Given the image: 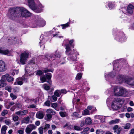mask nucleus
<instances>
[{
	"instance_id": "36",
	"label": "nucleus",
	"mask_w": 134,
	"mask_h": 134,
	"mask_svg": "<svg viewBox=\"0 0 134 134\" xmlns=\"http://www.w3.org/2000/svg\"><path fill=\"white\" fill-rule=\"evenodd\" d=\"M80 112V111L77 112H75L73 113L72 116L75 117L81 118V116H79V115Z\"/></svg>"
},
{
	"instance_id": "32",
	"label": "nucleus",
	"mask_w": 134,
	"mask_h": 134,
	"mask_svg": "<svg viewBox=\"0 0 134 134\" xmlns=\"http://www.w3.org/2000/svg\"><path fill=\"white\" fill-rule=\"evenodd\" d=\"M54 94L57 97H60L61 94L60 90H56L54 92Z\"/></svg>"
},
{
	"instance_id": "20",
	"label": "nucleus",
	"mask_w": 134,
	"mask_h": 134,
	"mask_svg": "<svg viewBox=\"0 0 134 134\" xmlns=\"http://www.w3.org/2000/svg\"><path fill=\"white\" fill-rule=\"evenodd\" d=\"M134 6L131 4L129 5L127 8V12L130 14H131L133 12Z\"/></svg>"
},
{
	"instance_id": "9",
	"label": "nucleus",
	"mask_w": 134,
	"mask_h": 134,
	"mask_svg": "<svg viewBox=\"0 0 134 134\" xmlns=\"http://www.w3.org/2000/svg\"><path fill=\"white\" fill-rule=\"evenodd\" d=\"M121 87L119 86H115L114 87V94L116 96H120V92Z\"/></svg>"
},
{
	"instance_id": "42",
	"label": "nucleus",
	"mask_w": 134,
	"mask_h": 134,
	"mask_svg": "<svg viewBox=\"0 0 134 134\" xmlns=\"http://www.w3.org/2000/svg\"><path fill=\"white\" fill-rule=\"evenodd\" d=\"M69 22H68L67 23L64 24H62L61 25L62 26V29H65L66 28L69 27Z\"/></svg>"
},
{
	"instance_id": "25",
	"label": "nucleus",
	"mask_w": 134,
	"mask_h": 134,
	"mask_svg": "<svg viewBox=\"0 0 134 134\" xmlns=\"http://www.w3.org/2000/svg\"><path fill=\"white\" fill-rule=\"evenodd\" d=\"M5 81L2 79V77L1 79L0 80V88L6 86V83L5 82Z\"/></svg>"
},
{
	"instance_id": "50",
	"label": "nucleus",
	"mask_w": 134,
	"mask_h": 134,
	"mask_svg": "<svg viewBox=\"0 0 134 134\" xmlns=\"http://www.w3.org/2000/svg\"><path fill=\"white\" fill-rule=\"evenodd\" d=\"M10 96L12 98V100H14L17 98V96L13 94L12 93L10 94Z\"/></svg>"
},
{
	"instance_id": "26",
	"label": "nucleus",
	"mask_w": 134,
	"mask_h": 134,
	"mask_svg": "<svg viewBox=\"0 0 134 134\" xmlns=\"http://www.w3.org/2000/svg\"><path fill=\"white\" fill-rule=\"evenodd\" d=\"M30 118L29 116H27L21 122L23 123H25L26 124L29 123Z\"/></svg>"
},
{
	"instance_id": "47",
	"label": "nucleus",
	"mask_w": 134,
	"mask_h": 134,
	"mask_svg": "<svg viewBox=\"0 0 134 134\" xmlns=\"http://www.w3.org/2000/svg\"><path fill=\"white\" fill-rule=\"evenodd\" d=\"M32 130L27 126L25 129V132L28 134H30Z\"/></svg>"
},
{
	"instance_id": "17",
	"label": "nucleus",
	"mask_w": 134,
	"mask_h": 134,
	"mask_svg": "<svg viewBox=\"0 0 134 134\" xmlns=\"http://www.w3.org/2000/svg\"><path fill=\"white\" fill-rule=\"evenodd\" d=\"M28 110H26L21 111L19 110L16 112L15 114L18 115H24L28 114Z\"/></svg>"
},
{
	"instance_id": "61",
	"label": "nucleus",
	"mask_w": 134,
	"mask_h": 134,
	"mask_svg": "<svg viewBox=\"0 0 134 134\" xmlns=\"http://www.w3.org/2000/svg\"><path fill=\"white\" fill-rule=\"evenodd\" d=\"M5 89L9 92H10L12 90V88L10 86H7L5 88Z\"/></svg>"
},
{
	"instance_id": "8",
	"label": "nucleus",
	"mask_w": 134,
	"mask_h": 134,
	"mask_svg": "<svg viewBox=\"0 0 134 134\" xmlns=\"http://www.w3.org/2000/svg\"><path fill=\"white\" fill-rule=\"evenodd\" d=\"M2 79L5 80V79L9 82L13 83L14 80V78L10 76L8 74H7L2 76Z\"/></svg>"
},
{
	"instance_id": "22",
	"label": "nucleus",
	"mask_w": 134,
	"mask_h": 134,
	"mask_svg": "<svg viewBox=\"0 0 134 134\" xmlns=\"http://www.w3.org/2000/svg\"><path fill=\"white\" fill-rule=\"evenodd\" d=\"M17 40V38L16 37H12L8 39V42H10V43L11 44L12 43H15L16 42L15 41H16Z\"/></svg>"
},
{
	"instance_id": "35",
	"label": "nucleus",
	"mask_w": 134,
	"mask_h": 134,
	"mask_svg": "<svg viewBox=\"0 0 134 134\" xmlns=\"http://www.w3.org/2000/svg\"><path fill=\"white\" fill-rule=\"evenodd\" d=\"M119 121L120 119H116L115 120H113L109 122V124H111L118 123L119 122Z\"/></svg>"
},
{
	"instance_id": "40",
	"label": "nucleus",
	"mask_w": 134,
	"mask_h": 134,
	"mask_svg": "<svg viewBox=\"0 0 134 134\" xmlns=\"http://www.w3.org/2000/svg\"><path fill=\"white\" fill-rule=\"evenodd\" d=\"M40 80L42 82H44L46 81V79L45 76L43 75L40 77Z\"/></svg>"
},
{
	"instance_id": "33",
	"label": "nucleus",
	"mask_w": 134,
	"mask_h": 134,
	"mask_svg": "<svg viewBox=\"0 0 134 134\" xmlns=\"http://www.w3.org/2000/svg\"><path fill=\"white\" fill-rule=\"evenodd\" d=\"M128 82L129 84L131 85H134V79L132 78H129Z\"/></svg>"
},
{
	"instance_id": "60",
	"label": "nucleus",
	"mask_w": 134,
	"mask_h": 134,
	"mask_svg": "<svg viewBox=\"0 0 134 134\" xmlns=\"http://www.w3.org/2000/svg\"><path fill=\"white\" fill-rule=\"evenodd\" d=\"M108 6L110 9H111L113 7H114V5L112 2H109L108 3Z\"/></svg>"
},
{
	"instance_id": "16",
	"label": "nucleus",
	"mask_w": 134,
	"mask_h": 134,
	"mask_svg": "<svg viewBox=\"0 0 134 134\" xmlns=\"http://www.w3.org/2000/svg\"><path fill=\"white\" fill-rule=\"evenodd\" d=\"M23 78L19 77L16 79L15 82L14 83V85H21L23 84V82L22 80Z\"/></svg>"
},
{
	"instance_id": "62",
	"label": "nucleus",
	"mask_w": 134,
	"mask_h": 134,
	"mask_svg": "<svg viewBox=\"0 0 134 134\" xmlns=\"http://www.w3.org/2000/svg\"><path fill=\"white\" fill-rule=\"evenodd\" d=\"M44 104L46 106H49L51 104V102L49 101H47L44 103Z\"/></svg>"
},
{
	"instance_id": "6",
	"label": "nucleus",
	"mask_w": 134,
	"mask_h": 134,
	"mask_svg": "<svg viewBox=\"0 0 134 134\" xmlns=\"http://www.w3.org/2000/svg\"><path fill=\"white\" fill-rule=\"evenodd\" d=\"M115 39L118 41L122 42L126 41V38L123 33L121 32L117 34Z\"/></svg>"
},
{
	"instance_id": "55",
	"label": "nucleus",
	"mask_w": 134,
	"mask_h": 134,
	"mask_svg": "<svg viewBox=\"0 0 134 134\" xmlns=\"http://www.w3.org/2000/svg\"><path fill=\"white\" fill-rule=\"evenodd\" d=\"M8 113V111L7 110H3L1 113V115L2 116H4L5 115L7 114Z\"/></svg>"
},
{
	"instance_id": "3",
	"label": "nucleus",
	"mask_w": 134,
	"mask_h": 134,
	"mask_svg": "<svg viewBox=\"0 0 134 134\" xmlns=\"http://www.w3.org/2000/svg\"><path fill=\"white\" fill-rule=\"evenodd\" d=\"M28 2L30 8L34 12L40 13L42 11V9L43 7L41 4L40 3L38 5L36 6L34 0H28Z\"/></svg>"
},
{
	"instance_id": "34",
	"label": "nucleus",
	"mask_w": 134,
	"mask_h": 134,
	"mask_svg": "<svg viewBox=\"0 0 134 134\" xmlns=\"http://www.w3.org/2000/svg\"><path fill=\"white\" fill-rule=\"evenodd\" d=\"M82 115H85L90 114V111L87 109H85L82 111Z\"/></svg>"
},
{
	"instance_id": "64",
	"label": "nucleus",
	"mask_w": 134,
	"mask_h": 134,
	"mask_svg": "<svg viewBox=\"0 0 134 134\" xmlns=\"http://www.w3.org/2000/svg\"><path fill=\"white\" fill-rule=\"evenodd\" d=\"M96 134H102L103 132L100 130H97L96 132Z\"/></svg>"
},
{
	"instance_id": "63",
	"label": "nucleus",
	"mask_w": 134,
	"mask_h": 134,
	"mask_svg": "<svg viewBox=\"0 0 134 134\" xmlns=\"http://www.w3.org/2000/svg\"><path fill=\"white\" fill-rule=\"evenodd\" d=\"M61 94L63 93L65 94L67 93L66 90L65 89H62L60 90Z\"/></svg>"
},
{
	"instance_id": "2",
	"label": "nucleus",
	"mask_w": 134,
	"mask_h": 134,
	"mask_svg": "<svg viewBox=\"0 0 134 134\" xmlns=\"http://www.w3.org/2000/svg\"><path fill=\"white\" fill-rule=\"evenodd\" d=\"M69 41L68 39L64 40L63 44H65L66 46L65 49L66 50L65 51L66 54L68 57V59L69 60H72L73 61H76L77 58V55L79 54L76 51V50L73 49H71V48H73L74 45L72 43L74 42L73 40H71L69 41V44H65V43L68 42Z\"/></svg>"
},
{
	"instance_id": "14",
	"label": "nucleus",
	"mask_w": 134,
	"mask_h": 134,
	"mask_svg": "<svg viewBox=\"0 0 134 134\" xmlns=\"http://www.w3.org/2000/svg\"><path fill=\"white\" fill-rule=\"evenodd\" d=\"M27 67H26L25 68V74L24 75V76H23L21 77V78H23L22 80H23V81H24L26 82H27L28 81V78L27 77H28L29 76H30V74H28V71H27Z\"/></svg>"
},
{
	"instance_id": "18",
	"label": "nucleus",
	"mask_w": 134,
	"mask_h": 134,
	"mask_svg": "<svg viewBox=\"0 0 134 134\" xmlns=\"http://www.w3.org/2000/svg\"><path fill=\"white\" fill-rule=\"evenodd\" d=\"M124 78L123 76L121 75H119L116 80V83L117 84H121L123 81Z\"/></svg>"
},
{
	"instance_id": "43",
	"label": "nucleus",
	"mask_w": 134,
	"mask_h": 134,
	"mask_svg": "<svg viewBox=\"0 0 134 134\" xmlns=\"http://www.w3.org/2000/svg\"><path fill=\"white\" fill-rule=\"evenodd\" d=\"M74 128L75 130L77 131H81L82 129V128L76 125H75L74 127Z\"/></svg>"
},
{
	"instance_id": "29",
	"label": "nucleus",
	"mask_w": 134,
	"mask_h": 134,
	"mask_svg": "<svg viewBox=\"0 0 134 134\" xmlns=\"http://www.w3.org/2000/svg\"><path fill=\"white\" fill-rule=\"evenodd\" d=\"M52 117V115L51 114L47 113L45 117V119L47 121H50Z\"/></svg>"
},
{
	"instance_id": "56",
	"label": "nucleus",
	"mask_w": 134,
	"mask_h": 134,
	"mask_svg": "<svg viewBox=\"0 0 134 134\" xmlns=\"http://www.w3.org/2000/svg\"><path fill=\"white\" fill-rule=\"evenodd\" d=\"M4 122L5 124L7 125H9L11 123V121L9 120H5Z\"/></svg>"
},
{
	"instance_id": "15",
	"label": "nucleus",
	"mask_w": 134,
	"mask_h": 134,
	"mask_svg": "<svg viewBox=\"0 0 134 134\" xmlns=\"http://www.w3.org/2000/svg\"><path fill=\"white\" fill-rule=\"evenodd\" d=\"M22 107V105L20 103H18L14 105L10 109V110L12 111H14L15 109L16 108H18V109H20Z\"/></svg>"
},
{
	"instance_id": "1",
	"label": "nucleus",
	"mask_w": 134,
	"mask_h": 134,
	"mask_svg": "<svg viewBox=\"0 0 134 134\" xmlns=\"http://www.w3.org/2000/svg\"><path fill=\"white\" fill-rule=\"evenodd\" d=\"M9 17L11 19L15 18L23 17H28L31 16V13L23 7H16L10 8Z\"/></svg>"
},
{
	"instance_id": "58",
	"label": "nucleus",
	"mask_w": 134,
	"mask_h": 134,
	"mask_svg": "<svg viewBox=\"0 0 134 134\" xmlns=\"http://www.w3.org/2000/svg\"><path fill=\"white\" fill-rule=\"evenodd\" d=\"M50 125L48 124H46L45 125L44 127L43 128L44 130H47L50 127Z\"/></svg>"
},
{
	"instance_id": "28",
	"label": "nucleus",
	"mask_w": 134,
	"mask_h": 134,
	"mask_svg": "<svg viewBox=\"0 0 134 134\" xmlns=\"http://www.w3.org/2000/svg\"><path fill=\"white\" fill-rule=\"evenodd\" d=\"M8 127L6 125L3 126L1 129V132L3 134H5L6 131L7 130Z\"/></svg>"
},
{
	"instance_id": "45",
	"label": "nucleus",
	"mask_w": 134,
	"mask_h": 134,
	"mask_svg": "<svg viewBox=\"0 0 134 134\" xmlns=\"http://www.w3.org/2000/svg\"><path fill=\"white\" fill-rule=\"evenodd\" d=\"M27 126L31 130L35 129L36 128L35 126L33 124L29 125Z\"/></svg>"
},
{
	"instance_id": "44",
	"label": "nucleus",
	"mask_w": 134,
	"mask_h": 134,
	"mask_svg": "<svg viewBox=\"0 0 134 134\" xmlns=\"http://www.w3.org/2000/svg\"><path fill=\"white\" fill-rule=\"evenodd\" d=\"M59 32H56L55 34L53 35V37L55 36L57 37H59V38H63V36H59Z\"/></svg>"
},
{
	"instance_id": "49",
	"label": "nucleus",
	"mask_w": 134,
	"mask_h": 134,
	"mask_svg": "<svg viewBox=\"0 0 134 134\" xmlns=\"http://www.w3.org/2000/svg\"><path fill=\"white\" fill-rule=\"evenodd\" d=\"M46 78L48 80L51 79V74L50 73H48L46 74Z\"/></svg>"
},
{
	"instance_id": "24",
	"label": "nucleus",
	"mask_w": 134,
	"mask_h": 134,
	"mask_svg": "<svg viewBox=\"0 0 134 134\" xmlns=\"http://www.w3.org/2000/svg\"><path fill=\"white\" fill-rule=\"evenodd\" d=\"M38 23H39L38 25H36L34 27H37L38 26L42 27L44 26L46 24V22L44 20H43L41 21H40L38 22Z\"/></svg>"
},
{
	"instance_id": "38",
	"label": "nucleus",
	"mask_w": 134,
	"mask_h": 134,
	"mask_svg": "<svg viewBox=\"0 0 134 134\" xmlns=\"http://www.w3.org/2000/svg\"><path fill=\"white\" fill-rule=\"evenodd\" d=\"M85 122L86 123L88 124H90L92 122L91 119L90 117L87 118L85 120Z\"/></svg>"
},
{
	"instance_id": "19",
	"label": "nucleus",
	"mask_w": 134,
	"mask_h": 134,
	"mask_svg": "<svg viewBox=\"0 0 134 134\" xmlns=\"http://www.w3.org/2000/svg\"><path fill=\"white\" fill-rule=\"evenodd\" d=\"M44 116V112L42 111H38L36 114V117L40 119H42L43 118Z\"/></svg>"
},
{
	"instance_id": "59",
	"label": "nucleus",
	"mask_w": 134,
	"mask_h": 134,
	"mask_svg": "<svg viewBox=\"0 0 134 134\" xmlns=\"http://www.w3.org/2000/svg\"><path fill=\"white\" fill-rule=\"evenodd\" d=\"M24 129L19 130H18L17 132L19 134H24Z\"/></svg>"
},
{
	"instance_id": "23",
	"label": "nucleus",
	"mask_w": 134,
	"mask_h": 134,
	"mask_svg": "<svg viewBox=\"0 0 134 134\" xmlns=\"http://www.w3.org/2000/svg\"><path fill=\"white\" fill-rule=\"evenodd\" d=\"M115 76L113 72H110L109 73H108V74L106 75H105V76L106 78V80H107V79L110 78H113Z\"/></svg>"
},
{
	"instance_id": "31",
	"label": "nucleus",
	"mask_w": 134,
	"mask_h": 134,
	"mask_svg": "<svg viewBox=\"0 0 134 134\" xmlns=\"http://www.w3.org/2000/svg\"><path fill=\"white\" fill-rule=\"evenodd\" d=\"M80 100L79 99H76L75 98H74L72 100V103L74 104H78L80 103Z\"/></svg>"
},
{
	"instance_id": "5",
	"label": "nucleus",
	"mask_w": 134,
	"mask_h": 134,
	"mask_svg": "<svg viewBox=\"0 0 134 134\" xmlns=\"http://www.w3.org/2000/svg\"><path fill=\"white\" fill-rule=\"evenodd\" d=\"M121 100L120 99L118 98H115L114 99L111 105L112 108L114 110H116L120 108L119 103Z\"/></svg>"
},
{
	"instance_id": "7",
	"label": "nucleus",
	"mask_w": 134,
	"mask_h": 134,
	"mask_svg": "<svg viewBox=\"0 0 134 134\" xmlns=\"http://www.w3.org/2000/svg\"><path fill=\"white\" fill-rule=\"evenodd\" d=\"M61 56L60 53L59 52L57 51L55 52L54 54H51L49 57V59L50 61H53L54 60L57 59L58 58H59Z\"/></svg>"
},
{
	"instance_id": "4",
	"label": "nucleus",
	"mask_w": 134,
	"mask_h": 134,
	"mask_svg": "<svg viewBox=\"0 0 134 134\" xmlns=\"http://www.w3.org/2000/svg\"><path fill=\"white\" fill-rule=\"evenodd\" d=\"M30 53L28 51H25L24 52L22 53L20 56V62L23 65L25 64V62L29 58Z\"/></svg>"
},
{
	"instance_id": "57",
	"label": "nucleus",
	"mask_w": 134,
	"mask_h": 134,
	"mask_svg": "<svg viewBox=\"0 0 134 134\" xmlns=\"http://www.w3.org/2000/svg\"><path fill=\"white\" fill-rule=\"evenodd\" d=\"M57 103H53L52 105V107L54 108L55 110L58 111V110L57 108Z\"/></svg>"
},
{
	"instance_id": "48",
	"label": "nucleus",
	"mask_w": 134,
	"mask_h": 134,
	"mask_svg": "<svg viewBox=\"0 0 134 134\" xmlns=\"http://www.w3.org/2000/svg\"><path fill=\"white\" fill-rule=\"evenodd\" d=\"M76 107L78 109L80 110H82L84 108L82 106V105L80 104V103L79 104H77V105H76Z\"/></svg>"
},
{
	"instance_id": "52",
	"label": "nucleus",
	"mask_w": 134,
	"mask_h": 134,
	"mask_svg": "<svg viewBox=\"0 0 134 134\" xmlns=\"http://www.w3.org/2000/svg\"><path fill=\"white\" fill-rule=\"evenodd\" d=\"M44 128L43 127H41L38 129L39 133L40 134H43Z\"/></svg>"
},
{
	"instance_id": "53",
	"label": "nucleus",
	"mask_w": 134,
	"mask_h": 134,
	"mask_svg": "<svg viewBox=\"0 0 134 134\" xmlns=\"http://www.w3.org/2000/svg\"><path fill=\"white\" fill-rule=\"evenodd\" d=\"M43 87L47 91L49 90L50 88L49 86L47 85L46 84H45L43 85Z\"/></svg>"
},
{
	"instance_id": "13",
	"label": "nucleus",
	"mask_w": 134,
	"mask_h": 134,
	"mask_svg": "<svg viewBox=\"0 0 134 134\" xmlns=\"http://www.w3.org/2000/svg\"><path fill=\"white\" fill-rule=\"evenodd\" d=\"M121 90L120 92V96H126L128 95V92L126 90L125 88L121 87Z\"/></svg>"
},
{
	"instance_id": "12",
	"label": "nucleus",
	"mask_w": 134,
	"mask_h": 134,
	"mask_svg": "<svg viewBox=\"0 0 134 134\" xmlns=\"http://www.w3.org/2000/svg\"><path fill=\"white\" fill-rule=\"evenodd\" d=\"M119 61V60H117L114 61L113 62V70L116 71H119L120 70L118 66Z\"/></svg>"
},
{
	"instance_id": "46",
	"label": "nucleus",
	"mask_w": 134,
	"mask_h": 134,
	"mask_svg": "<svg viewBox=\"0 0 134 134\" xmlns=\"http://www.w3.org/2000/svg\"><path fill=\"white\" fill-rule=\"evenodd\" d=\"M36 74V75L41 76H42L43 74V72L41 70H40L37 71Z\"/></svg>"
},
{
	"instance_id": "54",
	"label": "nucleus",
	"mask_w": 134,
	"mask_h": 134,
	"mask_svg": "<svg viewBox=\"0 0 134 134\" xmlns=\"http://www.w3.org/2000/svg\"><path fill=\"white\" fill-rule=\"evenodd\" d=\"M19 118L18 116H13V120L14 121H17L18 119Z\"/></svg>"
},
{
	"instance_id": "10",
	"label": "nucleus",
	"mask_w": 134,
	"mask_h": 134,
	"mask_svg": "<svg viewBox=\"0 0 134 134\" xmlns=\"http://www.w3.org/2000/svg\"><path fill=\"white\" fill-rule=\"evenodd\" d=\"M7 69V67L5 62L0 60V72H4Z\"/></svg>"
},
{
	"instance_id": "27",
	"label": "nucleus",
	"mask_w": 134,
	"mask_h": 134,
	"mask_svg": "<svg viewBox=\"0 0 134 134\" xmlns=\"http://www.w3.org/2000/svg\"><path fill=\"white\" fill-rule=\"evenodd\" d=\"M46 112L48 114H51L52 115H54L56 114V112L53 110L51 109H49L46 110Z\"/></svg>"
},
{
	"instance_id": "37",
	"label": "nucleus",
	"mask_w": 134,
	"mask_h": 134,
	"mask_svg": "<svg viewBox=\"0 0 134 134\" xmlns=\"http://www.w3.org/2000/svg\"><path fill=\"white\" fill-rule=\"evenodd\" d=\"M131 126V125L129 123H126L123 127L125 129H129Z\"/></svg>"
},
{
	"instance_id": "39",
	"label": "nucleus",
	"mask_w": 134,
	"mask_h": 134,
	"mask_svg": "<svg viewBox=\"0 0 134 134\" xmlns=\"http://www.w3.org/2000/svg\"><path fill=\"white\" fill-rule=\"evenodd\" d=\"M59 113L60 116L62 118L65 117L67 115V114L66 112L60 111Z\"/></svg>"
},
{
	"instance_id": "51",
	"label": "nucleus",
	"mask_w": 134,
	"mask_h": 134,
	"mask_svg": "<svg viewBox=\"0 0 134 134\" xmlns=\"http://www.w3.org/2000/svg\"><path fill=\"white\" fill-rule=\"evenodd\" d=\"M82 76V74H81L79 73L77 74L76 79V80H80Z\"/></svg>"
},
{
	"instance_id": "21",
	"label": "nucleus",
	"mask_w": 134,
	"mask_h": 134,
	"mask_svg": "<svg viewBox=\"0 0 134 134\" xmlns=\"http://www.w3.org/2000/svg\"><path fill=\"white\" fill-rule=\"evenodd\" d=\"M0 53L7 55H10V54L8 50H3L1 48H0Z\"/></svg>"
},
{
	"instance_id": "30",
	"label": "nucleus",
	"mask_w": 134,
	"mask_h": 134,
	"mask_svg": "<svg viewBox=\"0 0 134 134\" xmlns=\"http://www.w3.org/2000/svg\"><path fill=\"white\" fill-rule=\"evenodd\" d=\"M44 35H41L40 37V42H39V44L40 45V47H41L42 46H41V43H43L44 42V40L43 38Z\"/></svg>"
},
{
	"instance_id": "41",
	"label": "nucleus",
	"mask_w": 134,
	"mask_h": 134,
	"mask_svg": "<svg viewBox=\"0 0 134 134\" xmlns=\"http://www.w3.org/2000/svg\"><path fill=\"white\" fill-rule=\"evenodd\" d=\"M57 99V98L55 96L53 95L51 97V100L52 102L56 101Z\"/></svg>"
},
{
	"instance_id": "11",
	"label": "nucleus",
	"mask_w": 134,
	"mask_h": 134,
	"mask_svg": "<svg viewBox=\"0 0 134 134\" xmlns=\"http://www.w3.org/2000/svg\"><path fill=\"white\" fill-rule=\"evenodd\" d=\"M83 64L80 63H76L75 64V66H77L75 69V70L77 71H82L83 70L82 66Z\"/></svg>"
}]
</instances>
